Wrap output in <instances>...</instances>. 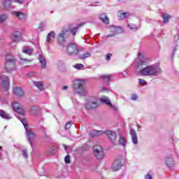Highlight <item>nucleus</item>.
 Returning <instances> with one entry per match:
<instances>
[{
	"label": "nucleus",
	"instance_id": "obj_28",
	"mask_svg": "<svg viewBox=\"0 0 179 179\" xmlns=\"http://www.w3.org/2000/svg\"><path fill=\"white\" fill-rule=\"evenodd\" d=\"M163 24H167L169 22H170V19H171V15L167 13L162 14Z\"/></svg>",
	"mask_w": 179,
	"mask_h": 179
},
{
	"label": "nucleus",
	"instance_id": "obj_33",
	"mask_svg": "<svg viewBox=\"0 0 179 179\" xmlns=\"http://www.w3.org/2000/svg\"><path fill=\"white\" fill-rule=\"evenodd\" d=\"M128 15H129V13H122V11H119L118 13H117V17L120 20H122L127 18Z\"/></svg>",
	"mask_w": 179,
	"mask_h": 179
},
{
	"label": "nucleus",
	"instance_id": "obj_26",
	"mask_svg": "<svg viewBox=\"0 0 179 179\" xmlns=\"http://www.w3.org/2000/svg\"><path fill=\"white\" fill-rule=\"evenodd\" d=\"M118 143H119V145L122 146V148H125V146H127V138L123 136L120 135Z\"/></svg>",
	"mask_w": 179,
	"mask_h": 179
},
{
	"label": "nucleus",
	"instance_id": "obj_1",
	"mask_svg": "<svg viewBox=\"0 0 179 179\" xmlns=\"http://www.w3.org/2000/svg\"><path fill=\"white\" fill-rule=\"evenodd\" d=\"M160 73H162V68L159 64L148 66L140 70V75L142 76H156Z\"/></svg>",
	"mask_w": 179,
	"mask_h": 179
},
{
	"label": "nucleus",
	"instance_id": "obj_37",
	"mask_svg": "<svg viewBox=\"0 0 179 179\" xmlns=\"http://www.w3.org/2000/svg\"><path fill=\"white\" fill-rule=\"evenodd\" d=\"M9 17L7 14H1L0 15V23H5L8 20Z\"/></svg>",
	"mask_w": 179,
	"mask_h": 179
},
{
	"label": "nucleus",
	"instance_id": "obj_60",
	"mask_svg": "<svg viewBox=\"0 0 179 179\" xmlns=\"http://www.w3.org/2000/svg\"><path fill=\"white\" fill-rule=\"evenodd\" d=\"M53 152H55V150H53Z\"/></svg>",
	"mask_w": 179,
	"mask_h": 179
},
{
	"label": "nucleus",
	"instance_id": "obj_38",
	"mask_svg": "<svg viewBox=\"0 0 179 179\" xmlns=\"http://www.w3.org/2000/svg\"><path fill=\"white\" fill-rule=\"evenodd\" d=\"M127 27H129V29H130V30H138V29H139V27L138 25L133 23H129L127 24Z\"/></svg>",
	"mask_w": 179,
	"mask_h": 179
},
{
	"label": "nucleus",
	"instance_id": "obj_14",
	"mask_svg": "<svg viewBox=\"0 0 179 179\" xmlns=\"http://www.w3.org/2000/svg\"><path fill=\"white\" fill-rule=\"evenodd\" d=\"M123 165V162L121 159H116L112 166H111V169L113 170V171H117V170H120V169H121V166Z\"/></svg>",
	"mask_w": 179,
	"mask_h": 179
},
{
	"label": "nucleus",
	"instance_id": "obj_20",
	"mask_svg": "<svg viewBox=\"0 0 179 179\" xmlns=\"http://www.w3.org/2000/svg\"><path fill=\"white\" fill-rule=\"evenodd\" d=\"M68 33V30L63 29L57 36L59 43H64L65 41V34Z\"/></svg>",
	"mask_w": 179,
	"mask_h": 179
},
{
	"label": "nucleus",
	"instance_id": "obj_40",
	"mask_svg": "<svg viewBox=\"0 0 179 179\" xmlns=\"http://www.w3.org/2000/svg\"><path fill=\"white\" fill-rule=\"evenodd\" d=\"M138 83L141 86H146V85H148V83H146L145 80L141 78L138 79Z\"/></svg>",
	"mask_w": 179,
	"mask_h": 179
},
{
	"label": "nucleus",
	"instance_id": "obj_39",
	"mask_svg": "<svg viewBox=\"0 0 179 179\" xmlns=\"http://www.w3.org/2000/svg\"><path fill=\"white\" fill-rule=\"evenodd\" d=\"M85 67V66L82 64H76L73 66V68H75V69H82Z\"/></svg>",
	"mask_w": 179,
	"mask_h": 179
},
{
	"label": "nucleus",
	"instance_id": "obj_15",
	"mask_svg": "<svg viewBox=\"0 0 179 179\" xmlns=\"http://www.w3.org/2000/svg\"><path fill=\"white\" fill-rule=\"evenodd\" d=\"M11 38L14 43H18V41H22V32H13V34L11 36Z\"/></svg>",
	"mask_w": 179,
	"mask_h": 179
},
{
	"label": "nucleus",
	"instance_id": "obj_27",
	"mask_svg": "<svg viewBox=\"0 0 179 179\" xmlns=\"http://www.w3.org/2000/svg\"><path fill=\"white\" fill-rule=\"evenodd\" d=\"M23 54H27V55H33L34 52V50L31 48H27V46H24L22 49Z\"/></svg>",
	"mask_w": 179,
	"mask_h": 179
},
{
	"label": "nucleus",
	"instance_id": "obj_19",
	"mask_svg": "<svg viewBox=\"0 0 179 179\" xmlns=\"http://www.w3.org/2000/svg\"><path fill=\"white\" fill-rule=\"evenodd\" d=\"M165 162L167 167H173L174 166V159L173 155H167L165 158Z\"/></svg>",
	"mask_w": 179,
	"mask_h": 179
},
{
	"label": "nucleus",
	"instance_id": "obj_59",
	"mask_svg": "<svg viewBox=\"0 0 179 179\" xmlns=\"http://www.w3.org/2000/svg\"><path fill=\"white\" fill-rule=\"evenodd\" d=\"M2 149V147L1 146H0V150Z\"/></svg>",
	"mask_w": 179,
	"mask_h": 179
},
{
	"label": "nucleus",
	"instance_id": "obj_7",
	"mask_svg": "<svg viewBox=\"0 0 179 179\" xmlns=\"http://www.w3.org/2000/svg\"><path fill=\"white\" fill-rule=\"evenodd\" d=\"M66 51L68 55H78L79 54V48L78 45L75 43H69L66 48Z\"/></svg>",
	"mask_w": 179,
	"mask_h": 179
},
{
	"label": "nucleus",
	"instance_id": "obj_31",
	"mask_svg": "<svg viewBox=\"0 0 179 179\" xmlns=\"http://www.w3.org/2000/svg\"><path fill=\"white\" fill-rule=\"evenodd\" d=\"M111 75L107 74V75H102L100 76V79L101 80H103V82H107L108 83H110V80H111Z\"/></svg>",
	"mask_w": 179,
	"mask_h": 179
},
{
	"label": "nucleus",
	"instance_id": "obj_44",
	"mask_svg": "<svg viewBox=\"0 0 179 179\" xmlns=\"http://www.w3.org/2000/svg\"><path fill=\"white\" fill-rule=\"evenodd\" d=\"M131 99L133 101L138 100V95L136 94H134L131 95Z\"/></svg>",
	"mask_w": 179,
	"mask_h": 179
},
{
	"label": "nucleus",
	"instance_id": "obj_24",
	"mask_svg": "<svg viewBox=\"0 0 179 179\" xmlns=\"http://www.w3.org/2000/svg\"><path fill=\"white\" fill-rule=\"evenodd\" d=\"M29 114L31 115H34V117H37L38 115V107L37 106H31L29 110Z\"/></svg>",
	"mask_w": 179,
	"mask_h": 179
},
{
	"label": "nucleus",
	"instance_id": "obj_25",
	"mask_svg": "<svg viewBox=\"0 0 179 179\" xmlns=\"http://www.w3.org/2000/svg\"><path fill=\"white\" fill-rule=\"evenodd\" d=\"M104 134L103 131H99V130H92L90 131V135L92 138H94L96 136H101Z\"/></svg>",
	"mask_w": 179,
	"mask_h": 179
},
{
	"label": "nucleus",
	"instance_id": "obj_50",
	"mask_svg": "<svg viewBox=\"0 0 179 179\" xmlns=\"http://www.w3.org/2000/svg\"><path fill=\"white\" fill-rule=\"evenodd\" d=\"M174 40H175V41H178V40H179V35H178V34H177V35L175 36Z\"/></svg>",
	"mask_w": 179,
	"mask_h": 179
},
{
	"label": "nucleus",
	"instance_id": "obj_57",
	"mask_svg": "<svg viewBox=\"0 0 179 179\" xmlns=\"http://www.w3.org/2000/svg\"><path fill=\"white\" fill-rule=\"evenodd\" d=\"M0 160H2V155L0 154Z\"/></svg>",
	"mask_w": 179,
	"mask_h": 179
},
{
	"label": "nucleus",
	"instance_id": "obj_21",
	"mask_svg": "<svg viewBox=\"0 0 179 179\" xmlns=\"http://www.w3.org/2000/svg\"><path fill=\"white\" fill-rule=\"evenodd\" d=\"M130 134L131 137V142L134 145H138V136H136V132L134 129L130 130Z\"/></svg>",
	"mask_w": 179,
	"mask_h": 179
},
{
	"label": "nucleus",
	"instance_id": "obj_29",
	"mask_svg": "<svg viewBox=\"0 0 179 179\" xmlns=\"http://www.w3.org/2000/svg\"><path fill=\"white\" fill-rule=\"evenodd\" d=\"M18 58L20 60V64H21V65H24V64H27V62H31V59H27L26 58H23V56H22V55H18Z\"/></svg>",
	"mask_w": 179,
	"mask_h": 179
},
{
	"label": "nucleus",
	"instance_id": "obj_55",
	"mask_svg": "<svg viewBox=\"0 0 179 179\" xmlns=\"http://www.w3.org/2000/svg\"><path fill=\"white\" fill-rule=\"evenodd\" d=\"M59 64H64V62H62V61H59Z\"/></svg>",
	"mask_w": 179,
	"mask_h": 179
},
{
	"label": "nucleus",
	"instance_id": "obj_53",
	"mask_svg": "<svg viewBox=\"0 0 179 179\" xmlns=\"http://www.w3.org/2000/svg\"><path fill=\"white\" fill-rule=\"evenodd\" d=\"M120 75H122L123 76V78H125V76H127V75L124 74V73H120Z\"/></svg>",
	"mask_w": 179,
	"mask_h": 179
},
{
	"label": "nucleus",
	"instance_id": "obj_36",
	"mask_svg": "<svg viewBox=\"0 0 179 179\" xmlns=\"http://www.w3.org/2000/svg\"><path fill=\"white\" fill-rule=\"evenodd\" d=\"M101 103H103V104H106L107 106H109L111 104V102L110 101V99L107 96H102L100 99Z\"/></svg>",
	"mask_w": 179,
	"mask_h": 179
},
{
	"label": "nucleus",
	"instance_id": "obj_56",
	"mask_svg": "<svg viewBox=\"0 0 179 179\" xmlns=\"http://www.w3.org/2000/svg\"><path fill=\"white\" fill-rule=\"evenodd\" d=\"M64 150H66V149H67L66 145H64Z\"/></svg>",
	"mask_w": 179,
	"mask_h": 179
},
{
	"label": "nucleus",
	"instance_id": "obj_45",
	"mask_svg": "<svg viewBox=\"0 0 179 179\" xmlns=\"http://www.w3.org/2000/svg\"><path fill=\"white\" fill-rule=\"evenodd\" d=\"M109 106L113 108V110H114V111H117V110H118V107L115 105L111 104V103L109 105Z\"/></svg>",
	"mask_w": 179,
	"mask_h": 179
},
{
	"label": "nucleus",
	"instance_id": "obj_13",
	"mask_svg": "<svg viewBox=\"0 0 179 179\" xmlns=\"http://www.w3.org/2000/svg\"><path fill=\"white\" fill-rule=\"evenodd\" d=\"M104 134H106V135L108 136V138L112 142V143H115V140L117 139V134H115V132L110 130H106L104 131Z\"/></svg>",
	"mask_w": 179,
	"mask_h": 179
},
{
	"label": "nucleus",
	"instance_id": "obj_32",
	"mask_svg": "<svg viewBox=\"0 0 179 179\" xmlns=\"http://www.w3.org/2000/svg\"><path fill=\"white\" fill-rule=\"evenodd\" d=\"M92 54L89 52L78 55L80 59H86V58H90Z\"/></svg>",
	"mask_w": 179,
	"mask_h": 179
},
{
	"label": "nucleus",
	"instance_id": "obj_54",
	"mask_svg": "<svg viewBox=\"0 0 179 179\" xmlns=\"http://www.w3.org/2000/svg\"><path fill=\"white\" fill-rule=\"evenodd\" d=\"M63 89H64V90H66L68 89V86H64Z\"/></svg>",
	"mask_w": 179,
	"mask_h": 179
},
{
	"label": "nucleus",
	"instance_id": "obj_2",
	"mask_svg": "<svg viewBox=\"0 0 179 179\" xmlns=\"http://www.w3.org/2000/svg\"><path fill=\"white\" fill-rule=\"evenodd\" d=\"M18 120L21 121L22 125L24 126V128L25 129L26 134H27V138L29 140V142L33 148V142L34 141V139H36V134L33 130L29 129V127L27 126V124L26 123V120L24 118H21L19 116H17Z\"/></svg>",
	"mask_w": 179,
	"mask_h": 179
},
{
	"label": "nucleus",
	"instance_id": "obj_9",
	"mask_svg": "<svg viewBox=\"0 0 179 179\" xmlns=\"http://www.w3.org/2000/svg\"><path fill=\"white\" fill-rule=\"evenodd\" d=\"M99 107V103L96 99V97H94L93 99H90L85 106L87 110H94V108H97Z\"/></svg>",
	"mask_w": 179,
	"mask_h": 179
},
{
	"label": "nucleus",
	"instance_id": "obj_58",
	"mask_svg": "<svg viewBox=\"0 0 179 179\" xmlns=\"http://www.w3.org/2000/svg\"><path fill=\"white\" fill-rule=\"evenodd\" d=\"M137 128L141 129V127L139 124H138Z\"/></svg>",
	"mask_w": 179,
	"mask_h": 179
},
{
	"label": "nucleus",
	"instance_id": "obj_8",
	"mask_svg": "<svg viewBox=\"0 0 179 179\" xmlns=\"http://www.w3.org/2000/svg\"><path fill=\"white\" fill-rule=\"evenodd\" d=\"M93 152L95 157L99 160H101L104 157V150L100 145L94 146Z\"/></svg>",
	"mask_w": 179,
	"mask_h": 179
},
{
	"label": "nucleus",
	"instance_id": "obj_34",
	"mask_svg": "<svg viewBox=\"0 0 179 179\" xmlns=\"http://www.w3.org/2000/svg\"><path fill=\"white\" fill-rule=\"evenodd\" d=\"M51 38H55V33L54 32V31H52L49 34H48L46 38L47 43H51Z\"/></svg>",
	"mask_w": 179,
	"mask_h": 179
},
{
	"label": "nucleus",
	"instance_id": "obj_3",
	"mask_svg": "<svg viewBox=\"0 0 179 179\" xmlns=\"http://www.w3.org/2000/svg\"><path fill=\"white\" fill-rule=\"evenodd\" d=\"M74 93L80 94V96H85L86 90H85V80H76L73 85Z\"/></svg>",
	"mask_w": 179,
	"mask_h": 179
},
{
	"label": "nucleus",
	"instance_id": "obj_22",
	"mask_svg": "<svg viewBox=\"0 0 179 179\" xmlns=\"http://www.w3.org/2000/svg\"><path fill=\"white\" fill-rule=\"evenodd\" d=\"M13 93L15 96H18V97H23L24 96V92L19 87H14Z\"/></svg>",
	"mask_w": 179,
	"mask_h": 179
},
{
	"label": "nucleus",
	"instance_id": "obj_47",
	"mask_svg": "<svg viewBox=\"0 0 179 179\" xmlns=\"http://www.w3.org/2000/svg\"><path fill=\"white\" fill-rule=\"evenodd\" d=\"M111 57H113L112 54H110V53L107 54L106 57V61H110Z\"/></svg>",
	"mask_w": 179,
	"mask_h": 179
},
{
	"label": "nucleus",
	"instance_id": "obj_16",
	"mask_svg": "<svg viewBox=\"0 0 179 179\" xmlns=\"http://www.w3.org/2000/svg\"><path fill=\"white\" fill-rule=\"evenodd\" d=\"M12 15L17 17L19 20H26V19H27V15L20 11H14L12 13Z\"/></svg>",
	"mask_w": 179,
	"mask_h": 179
},
{
	"label": "nucleus",
	"instance_id": "obj_12",
	"mask_svg": "<svg viewBox=\"0 0 179 179\" xmlns=\"http://www.w3.org/2000/svg\"><path fill=\"white\" fill-rule=\"evenodd\" d=\"M12 107L17 114L20 115H24V110L20 107V104L17 102H14L12 103Z\"/></svg>",
	"mask_w": 179,
	"mask_h": 179
},
{
	"label": "nucleus",
	"instance_id": "obj_49",
	"mask_svg": "<svg viewBox=\"0 0 179 179\" xmlns=\"http://www.w3.org/2000/svg\"><path fill=\"white\" fill-rule=\"evenodd\" d=\"M145 179H153V178H152V176L150 174L148 173L145 176Z\"/></svg>",
	"mask_w": 179,
	"mask_h": 179
},
{
	"label": "nucleus",
	"instance_id": "obj_5",
	"mask_svg": "<svg viewBox=\"0 0 179 179\" xmlns=\"http://www.w3.org/2000/svg\"><path fill=\"white\" fill-rule=\"evenodd\" d=\"M150 62V59L146 57L144 54L138 52L137 60L136 61V66L138 69L143 68V66L149 65Z\"/></svg>",
	"mask_w": 179,
	"mask_h": 179
},
{
	"label": "nucleus",
	"instance_id": "obj_10",
	"mask_svg": "<svg viewBox=\"0 0 179 179\" xmlns=\"http://www.w3.org/2000/svg\"><path fill=\"white\" fill-rule=\"evenodd\" d=\"M110 31L112 34L108 35L107 37H114V36H117V34L122 33V31H124V29L120 27H115L113 25L110 28Z\"/></svg>",
	"mask_w": 179,
	"mask_h": 179
},
{
	"label": "nucleus",
	"instance_id": "obj_46",
	"mask_svg": "<svg viewBox=\"0 0 179 179\" xmlns=\"http://www.w3.org/2000/svg\"><path fill=\"white\" fill-rule=\"evenodd\" d=\"M44 29H45L44 24H41L38 27V30H40V31H43Z\"/></svg>",
	"mask_w": 179,
	"mask_h": 179
},
{
	"label": "nucleus",
	"instance_id": "obj_41",
	"mask_svg": "<svg viewBox=\"0 0 179 179\" xmlns=\"http://www.w3.org/2000/svg\"><path fill=\"white\" fill-rule=\"evenodd\" d=\"M64 162L66 164H71V157L69 155H66L64 158Z\"/></svg>",
	"mask_w": 179,
	"mask_h": 179
},
{
	"label": "nucleus",
	"instance_id": "obj_18",
	"mask_svg": "<svg viewBox=\"0 0 179 179\" xmlns=\"http://www.w3.org/2000/svg\"><path fill=\"white\" fill-rule=\"evenodd\" d=\"M38 61L41 64L42 69H45V66H47V61L45 60V57H44V55L42 53L39 54Z\"/></svg>",
	"mask_w": 179,
	"mask_h": 179
},
{
	"label": "nucleus",
	"instance_id": "obj_48",
	"mask_svg": "<svg viewBox=\"0 0 179 179\" xmlns=\"http://www.w3.org/2000/svg\"><path fill=\"white\" fill-rule=\"evenodd\" d=\"M102 92H110V87H102Z\"/></svg>",
	"mask_w": 179,
	"mask_h": 179
},
{
	"label": "nucleus",
	"instance_id": "obj_6",
	"mask_svg": "<svg viewBox=\"0 0 179 179\" xmlns=\"http://www.w3.org/2000/svg\"><path fill=\"white\" fill-rule=\"evenodd\" d=\"M12 2H14L15 3H20L22 5L24 3V0H3L2 1L3 8L6 10H10V9H13Z\"/></svg>",
	"mask_w": 179,
	"mask_h": 179
},
{
	"label": "nucleus",
	"instance_id": "obj_11",
	"mask_svg": "<svg viewBox=\"0 0 179 179\" xmlns=\"http://www.w3.org/2000/svg\"><path fill=\"white\" fill-rule=\"evenodd\" d=\"M0 80H1V87H3L4 90H8L9 89V78L8 76L1 75Z\"/></svg>",
	"mask_w": 179,
	"mask_h": 179
},
{
	"label": "nucleus",
	"instance_id": "obj_30",
	"mask_svg": "<svg viewBox=\"0 0 179 179\" xmlns=\"http://www.w3.org/2000/svg\"><path fill=\"white\" fill-rule=\"evenodd\" d=\"M0 117H1V118H3L4 120H11L12 117L10 116L9 114H8L7 113H6L5 111L0 110Z\"/></svg>",
	"mask_w": 179,
	"mask_h": 179
},
{
	"label": "nucleus",
	"instance_id": "obj_52",
	"mask_svg": "<svg viewBox=\"0 0 179 179\" xmlns=\"http://www.w3.org/2000/svg\"><path fill=\"white\" fill-rule=\"evenodd\" d=\"M177 50V48H176V47L175 46V47H173V54L176 52V51Z\"/></svg>",
	"mask_w": 179,
	"mask_h": 179
},
{
	"label": "nucleus",
	"instance_id": "obj_42",
	"mask_svg": "<svg viewBox=\"0 0 179 179\" xmlns=\"http://www.w3.org/2000/svg\"><path fill=\"white\" fill-rule=\"evenodd\" d=\"M22 156H23V157H24L25 159L27 158L28 157L27 150L25 149L22 150Z\"/></svg>",
	"mask_w": 179,
	"mask_h": 179
},
{
	"label": "nucleus",
	"instance_id": "obj_23",
	"mask_svg": "<svg viewBox=\"0 0 179 179\" xmlns=\"http://www.w3.org/2000/svg\"><path fill=\"white\" fill-rule=\"evenodd\" d=\"M83 26V24H79L78 26L69 29V30H67V31L69 33H71L72 36H76V33H78V30H79V29H80V27H82Z\"/></svg>",
	"mask_w": 179,
	"mask_h": 179
},
{
	"label": "nucleus",
	"instance_id": "obj_17",
	"mask_svg": "<svg viewBox=\"0 0 179 179\" xmlns=\"http://www.w3.org/2000/svg\"><path fill=\"white\" fill-rule=\"evenodd\" d=\"M98 17L105 24H110V20L108 19V15H107L106 13L99 14L98 15Z\"/></svg>",
	"mask_w": 179,
	"mask_h": 179
},
{
	"label": "nucleus",
	"instance_id": "obj_4",
	"mask_svg": "<svg viewBox=\"0 0 179 179\" xmlns=\"http://www.w3.org/2000/svg\"><path fill=\"white\" fill-rule=\"evenodd\" d=\"M5 69L7 72L16 71V59L12 55L6 56Z\"/></svg>",
	"mask_w": 179,
	"mask_h": 179
},
{
	"label": "nucleus",
	"instance_id": "obj_35",
	"mask_svg": "<svg viewBox=\"0 0 179 179\" xmlns=\"http://www.w3.org/2000/svg\"><path fill=\"white\" fill-rule=\"evenodd\" d=\"M34 85L38 89V90H44V85L41 81H34Z\"/></svg>",
	"mask_w": 179,
	"mask_h": 179
},
{
	"label": "nucleus",
	"instance_id": "obj_51",
	"mask_svg": "<svg viewBox=\"0 0 179 179\" xmlns=\"http://www.w3.org/2000/svg\"><path fill=\"white\" fill-rule=\"evenodd\" d=\"M73 104H78V101L77 100H73Z\"/></svg>",
	"mask_w": 179,
	"mask_h": 179
},
{
	"label": "nucleus",
	"instance_id": "obj_43",
	"mask_svg": "<svg viewBox=\"0 0 179 179\" xmlns=\"http://www.w3.org/2000/svg\"><path fill=\"white\" fill-rule=\"evenodd\" d=\"M72 126V122H68L65 125V129H69Z\"/></svg>",
	"mask_w": 179,
	"mask_h": 179
}]
</instances>
